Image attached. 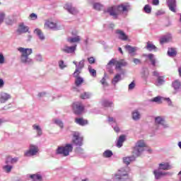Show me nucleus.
Wrapping results in <instances>:
<instances>
[{
  "label": "nucleus",
  "mask_w": 181,
  "mask_h": 181,
  "mask_svg": "<svg viewBox=\"0 0 181 181\" xmlns=\"http://www.w3.org/2000/svg\"><path fill=\"white\" fill-rule=\"evenodd\" d=\"M129 4H122L119 6H112L111 7L107 8L106 12L112 16L114 19H117L119 13H122V12H128L129 10Z\"/></svg>",
  "instance_id": "1"
},
{
  "label": "nucleus",
  "mask_w": 181,
  "mask_h": 181,
  "mask_svg": "<svg viewBox=\"0 0 181 181\" xmlns=\"http://www.w3.org/2000/svg\"><path fill=\"white\" fill-rule=\"evenodd\" d=\"M18 50L21 53V63H22V64H25V66H32L34 62L32 58L29 57V56L33 53L32 48L18 47Z\"/></svg>",
  "instance_id": "2"
},
{
  "label": "nucleus",
  "mask_w": 181,
  "mask_h": 181,
  "mask_svg": "<svg viewBox=\"0 0 181 181\" xmlns=\"http://www.w3.org/2000/svg\"><path fill=\"white\" fill-rule=\"evenodd\" d=\"M128 168H122L117 170L116 173L113 175L115 181H132V178L128 174V171L127 170Z\"/></svg>",
  "instance_id": "3"
},
{
  "label": "nucleus",
  "mask_w": 181,
  "mask_h": 181,
  "mask_svg": "<svg viewBox=\"0 0 181 181\" xmlns=\"http://www.w3.org/2000/svg\"><path fill=\"white\" fill-rule=\"evenodd\" d=\"M70 152H73V144H67L64 146H58L56 150V155L69 156L70 155Z\"/></svg>",
  "instance_id": "4"
},
{
  "label": "nucleus",
  "mask_w": 181,
  "mask_h": 181,
  "mask_svg": "<svg viewBox=\"0 0 181 181\" xmlns=\"http://www.w3.org/2000/svg\"><path fill=\"white\" fill-rule=\"evenodd\" d=\"M145 148H146V144L144 140H139L134 147L133 153L136 156H141L142 155V152L145 151Z\"/></svg>",
  "instance_id": "5"
},
{
  "label": "nucleus",
  "mask_w": 181,
  "mask_h": 181,
  "mask_svg": "<svg viewBox=\"0 0 181 181\" xmlns=\"http://www.w3.org/2000/svg\"><path fill=\"white\" fill-rule=\"evenodd\" d=\"M111 64H115L116 70H121L122 67H127L128 66V62L125 59H120L119 61L112 59L107 64V66H111Z\"/></svg>",
  "instance_id": "6"
},
{
  "label": "nucleus",
  "mask_w": 181,
  "mask_h": 181,
  "mask_svg": "<svg viewBox=\"0 0 181 181\" xmlns=\"http://www.w3.org/2000/svg\"><path fill=\"white\" fill-rule=\"evenodd\" d=\"M72 144L75 146H83V136L78 132H72Z\"/></svg>",
  "instance_id": "7"
},
{
  "label": "nucleus",
  "mask_w": 181,
  "mask_h": 181,
  "mask_svg": "<svg viewBox=\"0 0 181 181\" xmlns=\"http://www.w3.org/2000/svg\"><path fill=\"white\" fill-rule=\"evenodd\" d=\"M86 59L81 60L78 63L74 61L73 64L76 66L75 71L73 74V76H77L78 74H81V71L84 69V62Z\"/></svg>",
  "instance_id": "8"
},
{
  "label": "nucleus",
  "mask_w": 181,
  "mask_h": 181,
  "mask_svg": "<svg viewBox=\"0 0 181 181\" xmlns=\"http://www.w3.org/2000/svg\"><path fill=\"white\" fill-rule=\"evenodd\" d=\"M74 114L76 115H81L84 112V106L83 104L78 102H76L72 105Z\"/></svg>",
  "instance_id": "9"
},
{
  "label": "nucleus",
  "mask_w": 181,
  "mask_h": 181,
  "mask_svg": "<svg viewBox=\"0 0 181 181\" xmlns=\"http://www.w3.org/2000/svg\"><path fill=\"white\" fill-rule=\"evenodd\" d=\"M39 152V147L36 145L30 144L29 150L25 153V156H35Z\"/></svg>",
  "instance_id": "10"
},
{
  "label": "nucleus",
  "mask_w": 181,
  "mask_h": 181,
  "mask_svg": "<svg viewBox=\"0 0 181 181\" xmlns=\"http://www.w3.org/2000/svg\"><path fill=\"white\" fill-rule=\"evenodd\" d=\"M76 49H77V45H76L71 47L64 45L63 47L61 48V50L64 53H66L67 54H71L73 53H76Z\"/></svg>",
  "instance_id": "11"
},
{
  "label": "nucleus",
  "mask_w": 181,
  "mask_h": 181,
  "mask_svg": "<svg viewBox=\"0 0 181 181\" xmlns=\"http://www.w3.org/2000/svg\"><path fill=\"white\" fill-rule=\"evenodd\" d=\"M28 32H29V27L25 25V23H21L16 30V33L18 35H23V33H28Z\"/></svg>",
  "instance_id": "12"
},
{
  "label": "nucleus",
  "mask_w": 181,
  "mask_h": 181,
  "mask_svg": "<svg viewBox=\"0 0 181 181\" xmlns=\"http://www.w3.org/2000/svg\"><path fill=\"white\" fill-rule=\"evenodd\" d=\"M64 8L69 12V13H71V15H77V13H78V10H77L76 7L73 6L71 4H65Z\"/></svg>",
  "instance_id": "13"
},
{
  "label": "nucleus",
  "mask_w": 181,
  "mask_h": 181,
  "mask_svg": "<svg viewBox=\"0 0 181 181\" xmlns=\"http://www.w3.org/2000/svg\"><path fill=\"white\" fill-rule=\"evenodd\" d=\"M107 121L110 124V125H111L114 129V131H115V132H119V127H118V126H117V120H115V119H114V117H109L107 119Z\"/></svg>",
  "instance_id": "14"
},
{
  "label": "nucleus",
  "mask_w": 181,
  "mask_h": 181,
  "mask_svg": "<svg viewBox=\"0 0 181 181\" xmlns=\"http://www.w3.org/2000/svg\"><path fill=\"white\" fill-rule=\"evenodd\" d=\"M19 160V158L14 157L12 158V156H8L6 158L5 163L6 165H15V163H18Z\"/></svg>",
  "instance_id": "15"
},
{
  "label": "nucleus",
  "mask_w": 181,
  "mask_h": 181,
  "mask_svg": "<svg viewBox=\"0 0 181 181\" xmlns=\"http://www.w3.org/2000/svg\"><path fill=\"white\" fill-rule=\"evenodd\" d=\"M167 5L171 12L176 13V0H168Z\"/></svg>",
  "instance_id": "16"
},
{
  "label": "nucleus",
  "mask_w": 181,
  "mask_h": 181,
  "mask_svg": "<svg viewBox=\"0 0 181 181\" xmlns=\"http://www.w3.org/2000/svg\"><path fill=\"white\" fill-rule=\"evenodd\" d=\"M115 33L118 35V37L120 40H128V35H127L124 31L121 30H116Z\"/></svg>",
  "instance_id": "17"
},
{
  "label": "nucleus",
  "mask_w": 181,
  "mask_h": 181,
  "mask_svg": "<svg viewBox=\"0 0 181 181\" xmlns=\"http://www.w3.org/2000/svg\"><path fill=\"white\" fill-rule=\"evenodd\" d=\"M153 175H155V179L156 180H158V179H160V177H163V176H165L166 173L162 172L160 170L157 169L153 170Z\"/></svg>",
  "instance_id": "18"
},
{
  "label": "nucleus",
  "mask_w": 181,
  "mask_h": 181,
  "mask_svg": "<svg viewBox=\"0 0 181 181\" xmlns=\"http://www.w3.org/2000/svg\"><path fill=\"white\" fill-rule=\"evenodd\" d=\"M155 123L158 125H162L163 128L168 127V126L165 124V119L160 116L155 117Z\"/></svg>",
  "instance_id": "19"
},
{
  "label": "nucleus",
  "mask_w": 181,
  "mask_h": 181,
  "mask_svg": "<svg viewBox=\"0 0 181 181\" xmlns=\"http://www.w3.org/2000/svg\"><path fill=\"white\" fill-rule=\"evenodd\" d=\"M73 76L75 78L76 87H80V85L83 84V83H84V78H83L81 76H80V74L73 75Z\"/></svg>",
  "instance_id": "20"
},
{
  "label": "nucleus",
  "mask_w": 181,
  "mask_h": 181,
  "mask_svg": "<svg viewBox=\"0 0 181 181\" xmlns=\"http://www.w3.org/2000/svg\"><path fill=\"white\" fill-rule=\"evenodd\" d=\"M170 40H172V34L168 33L160 39V45H163V43H168V42H170Z\"/></svg>",
  "instance_id": "21"
},
{
  "label": "nucleus",
  "mask_w": 181,
  "mask_h": 181,
  "mask_svg": "<svg viewBox=\"0 0 181 181\" xmlns=\"http://www.w3.org/2000/svg\"><path fill=\"white\" fill-rule=\"evenodd\" d=\"M11 94L6 93H1V103L4 104L8 101V100H11Z\"/></svg>",
  "instance_id": "22"
},
{
  "label": "nucleus",
  "mask_w": 181,
  "mask_h": 181,
  "mask_svg": "<svg viewBox=\"0 0 181 181\" xmlns=\"http://www.w3.org/2000/svg\"><path fill=\"white\" fill-rule=\"evenodd\" d=\"M76 124L80 125L81 127H84L85 125H88V120L83 119V117L76 118L75 119Z\"/></svg>",
  "instance_id": "23"
},
{
  "label": "nucleus",
  "mask_w": 181,
  "mask_h": 181,
  "mask_svg": "<svg viewBox=\"0 0 181 181\" xmlns=\"http://www.w3.org/2000/svg\"><path fill=\"white\" fill-rule=\"evenodd\" d=\"M45 26H47V28H49V29H53V30H60V28H58L57 24H56V23H53L50 21H47L45 23Z\"/></svg>",
  "instance_id": "24"
},
{
  "label": "nucleus",
  "mask_w": 181,
  "mask_h": 181,
  "mask_svg": "<svg viewBox=\"0 0 181 181\" xmlns=\"http://www.w3.org/2000/svg\"><path fill=\"white\" fill-rule=\"evenodd\" d=\"M145 49H146V50H148V52H158V47H156V46H155V45H153L151 42H148L146 43Z\"/></svg>",
  "instance_id": "25"
},
{
  "label": "nucleus",
  "mask_w": 181,
  "mask_h": 181,
  "mask_svg": "<svg viewBox=\"0 0 181 181\" xmlns=\"http://www.w3.org/2000/svg\"><path fill=\"white\" fill-rule=\"evenodd\" d=\"M172 87L175 91H181V83L179 80H175L172 83Z\"/></svg>",
  "instance_id": "26"
},
{
  "label": "nucleus",
  "mask_w": 181,
  "mask_h": 181,
  "mask_svg": "<svg viewBox=\"0 0 181 181\" xmlns=\"http://www.w3.org/2000/svg\"><path fill=\"white\" fill-rule=\"evenodd\" d=\"M125 136L124 135H121L119 136L117 144H116V146H117V148H122V145L124 144V142H125Z\"/></svg>",
  "instance_id": "27"
},
{
  "label": "nucleus",
  "mask_w": 181,
  "mask_h": 181,
  "mask_svg": "<svg viewBox=\"0 0 181 181\" xmlns=\"http://www.w3.org/2000/svg\"><path fill=\"white\" fill-rule=\"evenodd\" d=\"M34 33L37 36L40 40H45V37L42 30L39 28H36L34 30Z\"/></svg>",
  "instance_id": "28"
},
{
  "label": "nucleus",
  "mask_w": 181,
  "mask_h": 181,
  "mask_svg": "<svg viewBox=\"0 0 181 181\" xmlns=\"http://www.w3.org/2000/svg\"><path fill=\"white\" fill-rule=\"evenodd\" d=\"M125 49L128 51L129 54H131V56H134V53L138 50L136 47H132L131 45H126Z\"/></svg>",
  "instance_id": "29"
},
{
  "label": "nucleus",
  "mask_w": 181,
  "mask_h": 181,
  "mask_svg": "<svg viewBox=\"0 0 181 181\" xmlns=\"http://www.w3.org/2000/svg\"><path fill=\"white\" fill-rule=\"evenodd\" d=\"M121 80H122L121 74H117L112 80V84H113V86H117V83H119Z\"/></svg>",
  "instance_id": "30"
},
{
  "label": "nucleus",
  "mask_w": 181,
  "mask_h": 181,
  "mask_svg": "<svg viewBox=\"0 0 181 181\" xmlns=\"http://www.w3.org/2000/svg\"><path fill=\"white\" fill-rule=\"evenodd\" d=\"M134 160H135V156H134L123 158V162L127 165V166H128L131 162H134Z\"/></svg>",
  "instance_id": "31"
},
{
  "label": "nucleus",
  "mask_w": 181,
  "mask_h": 181,
  "mask_svg": "<svg viewBox=\"0 0 181 181\" xmlns=\"http://www.w3.org/2000/svg\"><path fill=\"white\" fill-rule=\"evenodd\" d=\"M170 165L168 163H161L159 164V170H169Z\"/></svg>",
  "instance_id": "32"
},
{
  "label": "nucleus",
  "mask_w": 181,
  "mask_h": 181,
  "mask_svg": "<svg viewBox=\"0 0 181 181\" xmlns=\"http://www.w3.org/2000/svg\"><path fill=\"white\" fill-rule=\"evenodd\" d=\"M146 57H148V59H149L152 66H153V67H155V66H156V59H155V55H153V54H148L145 55Z\"/></svg>",
  "instance_id": "33"
},
{
  "label": "nucleus",
  "mask_w": 181,
  "mask_h": 181,
  "mask_svg": "<svg viewBox=\"0 0 181 181\" xmlns=\"http://www.w3.org/2000/svg\"><path fill=\"white\" fill-rule=\"evenodd\" d=\"M167 54L169 57H175L177 54V52L175 48H168Z\"/></svg>",
  "instance_id": "34"
},
{
  "label": "nucleus",
  "mask_w": 181,
  "mask_h": 181,
  "mask_svg": "<svg viewBox=\"0 0 181 181\" xmlns=\"http://www.w3.org/2000/svg\"><path fill=\"white\" fill-rule=\"evenodd\" d=\"M33 127V129H35L37 132V136H42L43 132L42 131V128H40V126L34 124Z\"/></svg>",
  "instance_id": "35"
},
{
  "label": "nucleus",
  "mask_w": 181,
  "mask_h": 181,
  "mask_svg": "<svg viewBox=\"0 0 181 181\" xmlns=\"http://www.w3.org/2000/svg\"><path fill=\"white\" fill-rule=\"evenodd\" d=\"M12 169H13V165H12L6 164V165L3 166V170H4L6 173H11Z\"/></svg>",
  "instance_id": "36"
},
{
  "label": "nucleus",
  "mask_w": 181,
  "mask_h": 181,
  "mask_svg": "<svg viewBox=\"0 0 181 181\" xmlns=\"http://www.w3.org/2000/svg\"><path fill=\"white\" fill-rule=\"evenodd\" d=\"M81 40V38L80 36H76L75 37H69L67 39V41L69 42V43H76L77 42H80Z\"/></svg>",
  "instance_id": "37"
},
{
  "label": "nucleus",
  "mask_w": 181,
  "mask_h": 181,
  "mask_svg": "<svg viewBox=\"0 0 181 181\" xmlns=\"http://www.w3.org/2000/svg\"><path fill=\"white\" fill-rule=\"evenodd\" d=\"M132 118L134 121H138L141 118V114L138 110H136L132 112Z\"/></svg>",
  "instance_id": "38"
},
{
  "label": "nucleus",
  "mask_w": 181,
  "mask_h": 181,
  "mask_svg": "<svg viewBox=\"0 0 181 181\" xmlns=\"http://www.w3.org/2000/svg\"><path fill=\"white\" fill-rule=\"evenodd\" d=\"M112 101L111 100H103L102 101V105L103 107H112Z\"/></svg>",
  "instance_id": "39"
},
{
  "label": "nucleus",
  "mask_w": 181,
  "mask_h": 181,
  "mask_svg": "<svg viewBox=\"0 0 181 181\" xmlns=\"http://www.w3.org/2000/svg\"><path fill=\"white\" fill-rule=\"evenodd\" d=\"M54 124H56V125L59 127L61 128V129H63V128H64V124L63 123V121H62V119H55L54 120Z\"/></svg>",
  "instance_id": "40"
},
{
  "label": "nucleus",
  "mask_w": 181,
  "mask_h": 181,
  "mask_svg": "<svg viewBox=\"0 0 181 181\" xmlns=\"http://www.w3.org/2000/svg\"><path fill=\"white\" fill-rule=\"evenodd\" d=\"M59 67L60 70H64L67 67V63H65L64 61L60 60L58 62Z\"/></svg>",
  "instance_id": "41"
},
{
  "label": "nucleus",
  "mask_w": 181,
  "mask_h": 181,
  "mask_svg": "<svg viewBox=\"0 0 181 181\" xmlns=\"http://www.w3.org/2000/svg\"><path fill=\"white\" fill-rule=\"evenodd\" d=\"M88 71L92 76V77H96L97 76V71L91 67V66H88Z\"/></svg>",
  "instance_id": "42"
},
{
  "label": "nucleus",
  "mask_w": 181,
  "mask_h": 181,
  "mask_svg": "<svg viewBox=\"0 0 181 181\" xmlns=\"http://www.w3.org/2000/svg\"><path fill=\"white\" fill-rule=\"evenodd\" d=\"M112 155H114V153L110 150H106L103 154L104 158H111Z\"/></svg>",
  "instance_id": "43"
},
{
  "label": "nucleus",
  "mask_w": 181,
  "mask_h": 181,
  "mask_svg": "<svg viewBox=\"0 0 181 181\" xmlns=\"http://www.w3.org/2000/svg\"><path fill=\"white\" fill-rule=\"evenodd\" d=\"M145 13H151L152 12V7L149 4H146L144 7Z\"/></svg>",
  "instance_id": "44"
},
{
  "label": "nucleus",
  "mask_w": 181,
  "mask_h": 181,
  "mask_svg": "<svg viewBox=\"0 0 181 181\" xmlns=\"http://www.w3.org/2000/svg\"><path fill=\"white\" fill-rule=\"evenodd\" d=\"M90 97H91V93H90L88 92H85V93L81 94V98L82 100H87V98H90Z\"/></svg>",
  "instance_id": "45"
},
{
  "label": "nucleus",
  "mask_w": 181,
  "mask_h": 181,
  "mask_svg": "<svg viewBox=\"0 0 181 181\" xmlns=\"http://www.w3.org/2000/svg\"><path fill=\"white\" fill-rule=\"evenodd\" d=\"M93 9L95 11H101V9H103V5L100 3H95L93 4Z\"/></svg>",
  "instance_id": "46"
},
{
  "label": "nucleus",
  "mask_w": 181,
  "mask_h": 181,
  "mask_svg": "<svg viewBox=\"0 0 181 181\" xmlns=\"http://www.w3.org/2000/svg\"><path fill=\"white\" fill-rule=\"evenodd\" d=\"M76 153H77V155H79V156H81V155L84 153V150L80 146L77 147L76 148Z\"/></svg>",
  "instance_id": "47"
},
{
  "label": "nucleus",
  "mask_w": 181,
  "mask_h": 181,
  "mask_svg": "<svg viewBox=\"0 0 181 181\" xmlns=\"http://www.w3.org/2000/svg\"><path fill=\"white\" fill-rule=\"evenodd\" d=\"M157 86H162L163 83H165V79H163V76H158L157 78Z\"/></svg>",
  "instance_id": "48"
},
{
  "label": "nucleus",
  "mask_w": 181,
  "mask_h": 181,
  "mask_svg": "<svg viewBox=\"0 0 181 181\" xmlns=\"http://www.w3.org/2000/svg\"><path fill=\"white\" fill-rule=\"evenodd\" d=\"M162 98H163L160 97V96H156L151 100V102L152 103H159V101H160V100H162Z\"/></svg>",
  "instance_id": "49"
},
{
  "label": "nucleus",
  "mask_w": 181,
  "mask_h": 181,
  "mask_svg": "<svg viewBox=\"0 0 181 181\" xmlns=\"http://www.w3.org/2000/svg\"><path fill=\"white\" fill-rule=\"evenodd\" d=\"M36 62H43V58L40 54H38L35 56Z\"/></svg>",
  "instance_id": "50"
},
{
  "label": "nucleus",
  "mask_w": 181,
  "mask_h": 181,
  "mask_svg": "<svg viewBox=\"0 0 181 181\" xmlns=\"http://www.w3.org/2000/svg\"><path fill=\"white\" fill-rule=\"evenodd\" d=\"M30 18L31 21H36V19H37V15L35 13H33L30 14Z\"/></svg>",
  "instance_id": "51"
},
{
  "label": "nucleus",
  "mask_w": 181,
  "mask_h": 181,
  "mask_svg": "<svg viewBox=\"0 0 181 181\" xmlns=\"http://www.w3.org/2000/svg\"><path fill=\"white\" fill-rule=\"evenodd\" d=\"M156 16H162V15H165V11L164 10H158L156 13Z\"/></svg>",
  "instance_id": "52"
},
{
  "label": "nucleus",
  "mask_w": 181,
  "mask_h": 181,
  "mask_svg": "<svg viewBox=\"0 0 181 181\" xmlns=\"http://www.w3.org/2000/svg\"><path fill=\"white\" fill-rule=\"evenodd\" d=\"M163 100H165V101H167L168 105L170 107H173V104H172V100L169 98H163Z\"/></svg>",
  "instance_id": "53"
},
{
  "label": "nucleus",
  "mask_w": 181,
  "mask_h": 181,
  "mask_svg": "<svg viewBox=\"0 0 181 181\" xmlns=\"http://www.w3.org/2000/svg\"><path fill=\"white\" fill-rule=\"evenodd\" d=\"M133 63H134V64H141L142 62L138 58H134Z\"/></svg>",
  "instance_id": "54"
},
{
  "label": "nucleus",
  "mask_w": 181,
  "mask_h": 181,
  "mask_svg": "<svg viewBox=\"0 0 181 181\" xmlns=\"http://www.w3.org/2000/svg\"><path fill=\"white\" fill-rule=\"evenodd\" d=\"M88 62L90 64H94L95 63V59L93 57L88 58Z\"/></svg>",
  "instance_id": "55"
},
{
  "label": "nucleus",
  "mask_w": 181,
  "mask_h": 181,
  "mask_svg": "<svg viewBox=\"0 0 181 181\" xmlns=\"http://www.w3.org/2000/svg\"><path fill=\"white\" fill-rule=\"evenodd\" d=\"M105 77H106V74H105L104 77L101 79L100 83L101 84H103V86H108V84L107 83V82L105 81Z\"/></svg>",
  "instance_id": "56"
},
{
  "label": "nucleus",
  "mask_w": 181,
  "mask_h": 181,
  "mask_svg": "<svg viewBox=\"0 0 181 181\" xmlns=\"http://www.w3.org/2000/svg\"><path fill=\"white\" fill-rule=\"evenodd\" d=\"M135 88V81H132L129 85V90H134Z\"/></svg>",
  "instance_id": "57"
},
{
  "label": "nucleus",
  "mask_w": 181,
  "mask_h": 181,
  "mask_svg": "<svg viewBox=\"0 0 181 181\" xmlns=\"http://www.w3.org/2000/svg\"><path fill=\"white\" fill-rule=\"evenodd\" d=\"M153 76H154V77H160V74L158 71H154L153 72Z\"/></svg>",
  "instance_id": "58"
},
{
  "label": "nucleus",
  "mask_w": 181,
  "mask_h": 181,
  "mask_svg": "<svg viewBox=\"0 0 181 181\" xmlns=\"http://www.w3.org/2000/svg\"><path fill=\"white\" fill-rule=\"evenodd\" d=\"M152 4L154 6H158L159 5V0H151Z\"/></svg>",
  "instance_id": "59"
},
{
  "label": "nucleus",
  "mask_w": 181,
  "mask_h": 181,
  "mask_svg": "<svg viewBox=\"0 0 181 181\" xmlns=\"http://www.w3.org/2000/svg\"><path fill=\"white\" fill-rule=\"evenodd\" d=\"M5 63V57L4 54H1V64H4Z\"/></svg>",
  "instance_id": "60"
},
{
  "label": "nucleus",
  "mask_w": 181,
  "mask_h": 181,
  "mask_svg": "<svg viewBox=\"0 0 181 181\" xmlns=\"http://www.w3.org/2000/svg\"><path fill=\"white\" fill-rule=\"evenodd\" d=\"M4 19H5V13L4 12L1 13V23L4 22Z\"/></svg>",
  "instance_id": "61"
},
{
  "label": "nucleus",
  "mask_w": 181,
  "mask_h": 181,
  "mask_svg": "<svg viewBox=\"0 0 181 181\" xmlns=\"http://www.w3.org/2000/svg\"><path fill=\"white\" fill-rule=\"evenodd\" d=\"M12 107V104H8V105L5 106L3 110H9V108Z\"/></svg>",
  "instance_id": "62"
},
{
  "label": "nucleus",
  "mask_w": 181,
  "mask_h": 181,
  "mask_svg": "<svg viewBox=\"0 0 181 181\" xmlns=\"http://www.w3.org/2000/svg\"><path fill=\"white\" fill-rule=\"evenodd\" d=\"M44 95H46V93L45 92L38 93V97H43Z\"/></svg>",
  "instance_id": "63"
},
{
  "label": "nucleus",
  "mask_w": 181,
  "mask_h": 181,
  "mask_svg": "<svg viewBox=\"0 0 181 181\" xmlns=\"http://www.w3.org/2000/svg\"><path fill=\"white\" fill-rule=\"evenodd\" d=\"M6 25H12V20L6 21Z\"/></svg>",
  "instance_id": "64"
}]
</instances>
